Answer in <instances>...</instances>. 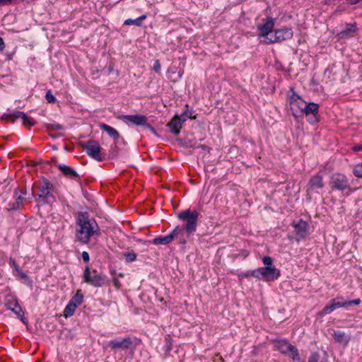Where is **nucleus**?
<instances>
[{
  "label": "nucleus",
  "mask_w": 362,
  "mask_h": 362,
  "mask_svg": "<svg viewBox=\"0 0 362 362\" xmlns=\"http://www.w3.org/2000/svg\"><path fill=\"white\" fill-rule=\"evenodd\" d=\"M76 238L81 244H88L92 236L100 235L99 227L94 219L89 218L86 213H78L76 218Z\"/></svg>",
  "instance_id": "f257e3e1"
},
{
  "label": "nucleus",
  "mask_w": 362,
  "mask_h": 362,
  "mask_svg": "<svg viewBox=\"0 0 362 362\" xmlns=\"http://www.w3.org/2000/svg\"><path fill=\"white\" fill-rule=\"evenodd\" d=\"M262 262L264 267L252 270L251 272V275L255 278L266 281H271L276 279L280 275V272L273 266V260L272 257L269 256L264 257L262 258Z\"/></svg>",
  "instance_id": "f03ea898"
},
{
  "label": "nucleus",
  "mask_w": 362,
  "mask_h": 362,
  "mask_svg": "<svg viewBox=\"0 0 362 362\" xmlns=\"http://www.w3.org/2000/svg\"><path fill=\"white\" fill-rule=\"evenodd\" d=\"M198 216L199 213L196 210L186 209L177 214V218L185 222L184 227L182 228L184 230V235L186 233L187 236H189L195 232Z\"/></svg>",
  "instance_id": "7ed1b4c3"
},
{
  "label": "nucleus",
  "mask_w": 362,
  "mask_h": 362,
  "mask_svg": "<svg viewBox=\"0 0 362 362\" xmlns=\"http://www.w3.org/2000/svg\"><path fill=\"white\" fill-rule=\"evenodd\" d=\"M53 185L47 180H42L38 185L39 193L35 196V199L38 204H46L53 199Z\"/></svg>",
  "instance_id": "20e7f679"
},
{
  "label": "nucleus",
  "mask_w": 362,
  "mask_h": 362,
  "mask_svg": "<svg viewBox=\"0 0 362 362\" xmlns=\"http://www.w3.org/2000/svg\"><path fill=\"white\" fill-rule=\"evenodd\" d=\"M288 98L293 115L298 117L303 115L306 102L295 93L292 88L289 90Z\"/></svg>",
  "instance_id": "39448f33"
},
{
  "label": "nucleus",
  "mask_w": 362,
  "mask_h": 362,
  "mask_svg": "<svg viewBox=\"0 0 362 362\" xmlns=\"http://www.w3.org/2000/svg\"><path fill=\"white\" fill-rule=\"evenodd\" d=\"M329 186L332 190L343 192L349 188V180L344 174L335 173L329 178Z\"/></svg>",
  "instance_id": "423d86ee"
},
{
  "label": "nucleus",
  "mask_w": 362,
  "mask_h": 362,
  "mask_svg": "<svg viewBox=\"0 0 362 362\" xmlns=\"http://www.w3.org/2000/svg\"><path fill=\"white\" fill-rule=\"evenodd\" d=\"M179 238L182 243H185L186 240L184 238V230L177 226L175 229L168 235L164 237H158L153 240V243L155 245H168L174 238Z\"/></svg>",
  "instance_id": "0eeeda50"
},
{
  "label": "nucleus",
  "mask_w": 362,
  "mask_h": 362,
  "mask_svg": "<svg viewBox=\"0 0 362 362\" xmlns=\"http://www.w3.org/2000/svg\"><path fill=\"white\" fill-rule=\"evenodd\" d=\"M83 279L85 282L95 287H101L105 284V276L98 274L95 270L90 272L88 267L84 269Z\"/></svg>",
  "instance_id": "6e6552de"
},
{
  "label": "nucleus",
  "mask_w": 362,
  "mask_h": 362,
  "mask_svg": "<svg viewBox=\"0 0 362 362\" xmlns=\"http://www.w3.org/2000/svg\"><path fill=\"white\" fill-rule=\"evenodd\" d=\"M83 148L90 157L98 161L103 160V157L100 154L101 148L98 141L89 140L83 145Z\"/></svg>",
  "instance_id": "1a4fd4ad"
},
{
  "label": "nucleus",
  "mask_w": 362,
  "mask_h": 362,
  "mask_svg": "<svg viewBox=\"0 0 362 362\" xmlns=\"http://www.w3.org/2000/svg\"><path fill=\"white\" fill-rule=\"evenodd\" d=\"M271 37H268L267 44L275 43L290 39L293 36V31L290 28H282L276 30Z\"/></svg>",
  "instance_id": "9d476101"
},
{
  "label": "nucleus",
  "mask_w": 362,
  "mask_h": 362,
  "mask_svg": "<svg viewBox=\"0 0 362 362\" xmlns=\"http://www.w3.org/2000/svg\"><path fill=\"white\" fill-rule=\"evenodd\" d=\"M319 105L315 103H306L305 109H303V115H305L308 120L310 124H315L318 122Z\"/></svg>",
  "instance_id": "9b49d317"
},
{
  "label": "nucleus",
  "mask_w": 362,
  "mask_h": 362,
  "mask_svg": "<svg viewBox=\"0 0 362 362\" xmlns=\"http://www.w3.org/2000/svg\"><path fill=\"white\" fill-rule=\"evenodd\" d=\"M274 23L272 18H267L264 23L257 27L260 32L259 37H262V41L267 44L268 37H270L272 35V30L274 28Z\"/></svg>",
  "instance_id": "f8f14e48"
},
{
  "label": "nucleus",
  "mask_w": 362,
  "mask_h": 362,
  "mask_svg": "<svg viewBox=\"0 0 362 362\" xmlns=\"http://www.w3.org/2000/svg\"><path fill=\"white\" fill-rule=\"evenodd\" d=\"M324 187L323 176L321 173H317L312 176L306 187L308 193H310Z\"/></svg>",
  "instance_id": "ddd939ff"
},
{
  "label": "nucleus",
  "mask_w": 362,
  "mask_h": 362,
  "mask_svg": "<svg viewBox=\"0 0 362 362\" xmlns=\"http://www.w3.org/2000/svg\"><path fill=\"white\" fill-rule=\"evenodd\" d=\"M122 119L125 122H129L135 125H144L148 129H150L152 132H155L154 129L151 125L147 124V117L144 115H124L122 117Z\"/></svg>",
  "instance_id": "4468645a"
},
{
  "label": "nucleus",
  "mask_w": 362,
  "mask_h": 362,
  "mask_svg": "<svg viewBox=\"0 0 362 362\" xmlns=\"http://www.w3.org/2000/svg\"><path fill=\"white\" fill-rule=\"evenodd\" d=\"M132 344L130 337H125L120 340H111L109 342V346L114 351L117 350H127L129 349Z\"/></svg>",
  "instance_id": "2eb2a0df"
},
{
  "label": "nucleus",
  "mask_w": 362,
  "mask_h": 362,
  "mask_svg": "<svg viewBox=\"0 0 362 362\" xmlns=\"http://www.w3.org/2000/svg\"><path fill=\"white\" fill-rule=\"evenodd\" d=\"M341 307H346V300L341 297H337L329 302L323 308L322 312L325 314H329L334 310Z\"/></svg>",
  "instance_id": "dca6fc26"
},
{
  "label": "nucleus",
  "mask_w": 362,
  "mask_h": 362,
  "mask_svg": "<svg viewBox=\"0 0 362 362\" xmlns=\"http://www.w3.org/2000/svg\"><path fill=\"white\" fill-rule=\"evenodd\" d=\"M6 117L9 118L11 121L15 122L18 119H21L23 123L25 126H33L35 122L33 119L28 117L23 112L16 111L13 113L6 115Z\"/></svg>",
  "instance_id": "f3484780"
},
{
  "label": "nucleus",
  "mask_w": 362,
  "mask_h": 362,
  "mask_svg": "<svg viewBox=\"0 0 362 362\" xmlns=\"http://www.w3.org/2000/svg\"><path fill=\"white\" fill-rule=\"evenodd\" d=\"M182 121L178 116H175L172 120L168 123V127L170 128V132L175 135H177L180 132V129L182 126Z\"/></svg>",
  "instance_id": "a211bd4d"
},
{
  "label": "nucleus",
  "mask_w": 362,
  "mask_h": 362,
  "mask_svg": "<svg viewBox=\"0 0 362 362\" xmlns=\"http://www.w3.org/2000/svg\"><path fill=\"white\" fill-rule=\"evenodd\" d=\"M298 235L302 238L308 235L307 228L308 223L305 221L300 220L297 223L293 225Z\"/></svg>",
  "instance_id": "6ab92c4d"
},
{
  "label": "nucleus",
  "mask_w": 362,
  "mask_h": 362,
  "mask_svg": "<svg viewBox=\"0 0 362 362\" xmlns=\"http://www.w3.org/2000/svg\"><path fill=\"white\" fill-rule=\"evenodd\" d=\"M59 169L63 173L64 175L74 179H78V173L71 168L64 164L58 165Z\"/></svg>",
  "instance_id": "aec40b11"
},
{
  "label": "nucleus",
  "mask_w": 362,
  "mask_h": 362,
  "mask_svg": "<svg viewBox=\"0 0 362 362\" xmlns=\"http://www.w3.org/2000/svg\"><path fill=\"white\" fill-rule=\"evenodd\" d=\"M15 202L11 204L12 209H19L23 204L25 198L23 196V193L19 192L18 189H16L14 192Z\"/></svg>",
  "instance_id": "412c9836"
},
{
  "label": "nucleus",
  "mask_w": 362,
  "mask_h": 362,
  "mask_svg": "<svg viewBox=\"0 0 362 362\" xmlns=\"http://www.w3.org/2000/svg\"><path fill=\"white\" fill-rule=\"evenodd\" d=\"M100 129L106 132L110 136L114 138L115 139H117L119 138V134L118 132L114 129L113 127L106 124H100L99 125Z\"/></svg>",
  "instance_id": "4be33fe9"
},
{
  "label": "nucleus",
  "mask_w": 362,
  "mask_h": 362,
  "mask_svg": "<svg viewBox=\"0 0 362 362\" xmlns=\"http://www.w3.org/2000/svg\"><path fill=\"white\" fill-rule=\"evenodd\" d=\"M333 337L337 342L344 343V344H346L349 341V339L345 335V333L339 330L334 332Z\"/></svg>",
  "instance_id": "5701e85b"
},
{
  "label": "nucleus",
  "mask_w": 362,
  "mask_h": 362,
  "mask_svg": "<svg viewBox=\"0 0 362 362\" xmlns=\"http://www.w3.org/2000/svg\"><path fill=\"white\" fill-rule=\"evenodd\" d=\"M83 296L81 293V291L78 290L76 294L71 298L69 301L74 304H76V306L78 307L83 303Z\"/></svg>",
  "instance_id": "b1692460"
},
{
  "label": "nucleus",
  "mask_w": 362,
  "mask_h": 362,
  "mask_svg": "<svg viewBox=\"0 0 362 362\" xmlns=\"http://www.w3.org/2000/svg\"><path fill=\"white\" fill-rule=\"evenodd\" d=\"M76 308L77 307L76 306V304H74L69 301V303L66 305V306L64 308V315L66 317L72 316L74 315Z\"/></svg>",
  "instance_id": "393cba45"
},
{
  "label": "nucleus",
  "mask_w": 362,
  "mask_h": 362,
  "mask_svg": "<svg viewBox=\"0 0 362 362\" xmlns=\"http://www.w3.org/2000/svg\"><path fill=\"white\" fill-rule=\"evenodd\" d=\"M278 349L281 352L287 354L293 349V345L286 341H281L278 343Z\"/></svg>",
  "instance_id": "a878e982"
},
{
  "label": "nucleus",
  "mask_w": 362,
  "mask_h": 362,
  "mask_svg": "<svg viewBox=\"0 0 362 362\" xmlns=\"http://www.w3.org/2000/svg\"><path fill=\"white\" fill-rule=\"evenodd\" d=\"M355 31H356L355 26L354 25H351L340 33V36L341 37H351L353 35V34L355 33Z\"/></svg>",
  "instance_id": "bb28decb"
},
{
  "label": "nucleus",
  "mask_w": 362,
  "mask_h": 362,
  "mask_svg": "<svg viewBox=\"0 0 362 362\" xmlns=\"http://www.w3.org/2000/svg\"><path fill=\"white\" fill-rule=\"evenodd\" d=\"M13 307L11 305L9 306V309L14 312L18 316L21 317V320H23V312L21 307L18 305V302H15Z\"/></svg>",
  "instance_id": "cd10ccee"
},
{
  "label": "nucleus",
  "mask_w": 362,
  "mask_h": 362,
  "mask_svg": "<svg viewBox=\"0 0 362 362\" xmlns=\"http://www.w3.org/2000/svg\"><path fill=\"white\" fill-rule=\"evenodd\" d=\"M287 355L292 358L293 361L300 362V357L298 349L294 346H293V349H291V350L288 352Z\"/></svg>",
  "instance_id": "c85d7f7f"
},
{
  "label": "nucleus",
  "mask_w": 362,
  "mask_h": 362,
  "mask_svg": "<svg viewBox=\"0 0 362 362\" xmlns=\"http://www.w3.org/2000/svg\"><path fill=\"white\" fill-rule=\"evenodd\" d=\"M192 114H193V112L192 110H187L186 111H185L182 115H180L178 117L184 123L185 121H187V119H194L195 118V116H193Z\"/></svg>",
  "instance_id": "c756f323"
},
{
  "label": "nucleus",
  "mask_w": 362,
  "mask_h": 362,
  "mask_svg": "<svg viewBox=\"0 0 362 362\" xmlns=\"http://www.w3.org/2000/svg\"><path fill=\"white\" fill-rule=\"evenodd\" d=\"M354 175L358 177H362V163L356 165L353 170Z\"/></svg>",
  "instance_id": "7c9ffc66"
},
{
  "label": "nucleus",
  "mask_w": 362,
  "mask_h": 362,
  "mask_svg": "<svg viewBox=\"0 0 362 362\" xmlns=\"http://www.w3.org/2000/svg\"><path fill=\"white\" fill-rule=\"evenodd\" d=\"M124 255L125 257L126 261L128 262H133L136 258V255L134 252L124 253Z\"/></svg>",
  "instance_id": "2f4dec72"
},
{
  "label": "nucleus",
  "mask_w": 362,
  "mask_h": 362,
  "mask_svg": "<svg viewBox=\"0 0 362 362\" xmlns=\"http://www.w3.org/2000/svg\"><path fill=\"white\" fill-rule=\"evenodd\" d=\"M45 98L49 103H54L56 102V98L52 95L51 90L46 93Z\"/></svg>",
  "instance_id": "473e14b6"
},
{
  "label": "nucleus",
  "mask_w": 362,
  "mask_h": 362,
  "mask_svg": "<svg viewBox=\"0 0 362 362\" xmlns=\"http://www.w3.org/2000/svg\"><path fill=\"white\" fill-rule=\"evenodd\" d=\"M124 24L125 25H135L136 26H140L141 25V23H139L138 18H136V19H127L125 21H124Z\"/></svg>",
  "instance_id": "72a5a7b5"
},
{
  "label": "nucleus",
  "mask_w": 362,
  "mask_h": 362,
  "mask_svg": "<svg viewBox=\"0 0 362 362\" xmlns=\"http://www.w3.org/2000/svg\"><path fill=\"white\" fill-rule=\"evenodd\" d=\"M361 303V300L359 298L354 299L353 300H346V306H351L353 305H358Z\"/></svg>",
  "instance_id": "f704fd0d"
},
{
  "label": "nucleus",
  "mask_w": 362,
  "mask_h": 362,
  "mask_svg": "<svg viewBox=\"0 0 362 362\" xmlns=\"http://www.w3.org/2000/svg\"><path fill=\"white\" fill-rule=\"evenodd\" d=\"M153 70L155 72L158 73L160 70V64L158 60H156L153 63Z\"/></svg>",
  "instance_id": "c9c22d12"
},
{
  "label": "nucleus",
  "mask_w": 362,
  "mask_h": 362,
  "mask_svg": "<svg viewBox=\"0 0 362 362\" xmlns=\"http://www.w3.org/2000/svg\"><path fill=\"white\" fill-rule=\"evenodd\" d=\"M9 264L10 265L13 267V269L16 270V271H18L20 267L18 266V264L16 263V262L13 259H10V262H9Z\"/></svg>",
  "instance_id": "e433bc0d"
},
{
  "label": "nucleus",
  "mask_w": 362,
  "mask_h": 362,
  "mask_svg": "<svg viewBox=\"0 0 362 362\" xmlns=\"http://www.w3.org/2000/svg\"><path fill=\"white\" fill-rule=\"evenodd\" d=\"M82 255L83 260L85 262H88L89 261V259H90V258H89V255H88V253L87 252L83 251V252H82V255Z\"/></svg>",
  "instance_id": "4c0bfd02"
},
{
  "label": "nucleus",
  "mask_w": 362,
  "mask_h": 362,
  "mask_svg": "<svg viewBox=\"0 0 362 362\" xmlns=\"http://www.w3.org/2000/svg\"><path fill=\"white\" fill-rule=\"evenodd\" d=\"M51 128L54 130H61L63 129L62 126L59 124H52Z\"/></svg>",
  "instance_id": "58836bf2"
},
{
  "label": "nucleus",
  "mask_w": 362,
  "mask_h": 362,
  "mask_svg": "<svg viewBox=\"0 0 362 362\" xmlns=\"http://www.w3.org/2000/svg\"><path fill=\"white\" fill-rule=\"evenodd\" d=\"M5 48V44L1 37H0V51H3Z\"/></svg>",
  "instance_id": "ea45409f"
},
{
  "label": "nucleus",
  "mask_w": 362,
  "mask_h": 362,
  "mask_svg": "<svg viewBox=\"0 0 362 362\" xmlns=\"http://www.w3.org/2000/svg\"><path fill=\"white\" fill-rule=\"evenodd\" d=\"M11 1L12 0H0V4L7 5L9 4Z\"/></svg>",
  "instance_id": "a19ab883"
},
{
  "label": "nucleus",
  "mask_w": 362,
  "mask_h": 362,
  "mask_svg": "<svg viewBox=\"0 0 362 362\" xmlns=\"http://www.w3.org/2000/svg\"><path fill=\"white\" fill-rule=\"evenodd\" d=\"M138 18V20H139V23L141 24V21H142L143 20H145V19L146 18V16L145 14H144V15H141V16H139V18Z\"/></svg>",
  "instance_id": "79ce46f5"
},
{
  "label": "nucleus",
  "mask_w": 362,
  "mask_h": 362,
  "mask_svg": "<svg viewBox=\"0 0 362 362\" xmlns=\"http://www.w3.org/2000/svg\"><path fill=\"white\" fill-rule=\"evenodd\" d=\"M113 282L115 286L119 287V282L117 279H114Z\"/></svg>",
  "instance_id": "37998d69"
},
{
  "label": "nucleus",
  "mask_w": 362,
  "mask_h": 362,
  "mask_svg": "<svg viewBox=\"0 0 362 362\" xmlns=\"http://www.w3.org/2000/svg\"><path fill=\"white\" fill-rule=\"evenodd\" d=\"M354 149L355 151H359V150H361V149H362V145H359V146H354Z\"/></svg>",
  "instance_id": "c03bdc74"
},
{
  "label": "nucleus",
  "mask_w": 362,
  "mask_h": 362,
  "mask_svg": "<svg viewBox=\"0 0 362 362\" xmlns=\"http://www.w3.org/2000/svg\"><path fill=\"white\" fill-rule=\"evenodd\" d=\"M19 275H21V276L22 278H25L26 276L25 274L23 272Z\"/></svg>",
  "instance_id": "a18cd8bd"
},
{
  "label": "nucleus",
  "mask_w": 362,
  "mask_h": 362,
  "mask_svg": "<svg viewBox=\"0 0 362 362\" xmlns=\"http://www.w3.org/2000/svg\"><path fill=\"white\" fill-rule=\"evenodd\" d=\"M200 147H202V149H206V146H204V145H201Z\"/></svg>",
  "instance_id": "49530a36"
},
{
  "label": "nucleus",
  "mask_w": 362,
  "mask_h": 362,
  "mask_svg": "<svg viewBox=\"0 0 362 362\" xmlns=\"http://www.w3.org/2000/svg\"><path fill=\"white\" fill-rule=\"evenodd\" d=\"M16 272L18 273V274H20L22 272V270L21 269H19V270L16 271Z\"/></svg>",
  "instance_id": "de8ad7c7"
},
{
  "label": "nucleus",
  "mask_w": 362,
  "mask_h": 362,
  "mask_svg": "<svg viewBox=\"0 0 362 362\" xmlns=\"http://www.w3.org/2000/svg\"><path fill=\"white\" fill-rule=\"evenodd\" d=\"M317 362H325V361H317Z\"/></svg>",
  "instance_id": "09e8293b"
}]
</instances>
